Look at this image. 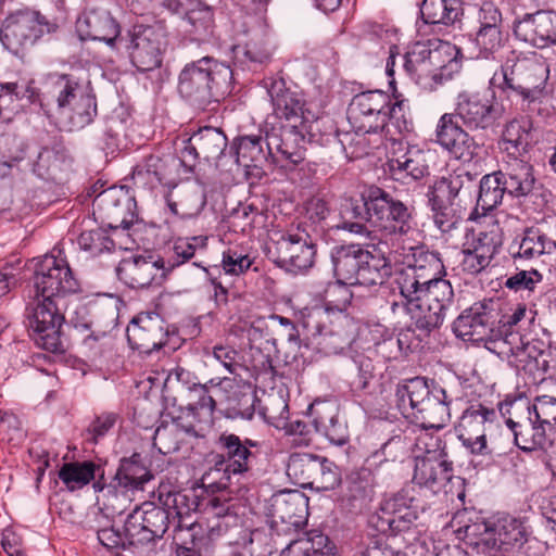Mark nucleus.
<instances>
[{
	"label": "nucleus",
	"instance_id": "obj_1",
	"mask_svg": "<svg viewBox=\"0 0 556 556\" xmlns=\"http://www.w3.org/2000/svg\"><path fill=\"white\" fill-rule=\"evenodd\" d=\"M413 213L414 207L377 186L365 188L359 200H345L340 210L342 222L371 220L380 231L379 242L392 248L415 232Z\"/></svg>",
	"mask_w": 556,
	"mask_h": 556
},
{
	"label": "nucleus",
	"instance_id": "obj_2",
	"mask_svg": "<svg viewBox=\"0 0 556 556\" xmlns=\"http://www.w3.org/2000/svg\"><path fill=\"white\" fill-rule=\"evenodd\" d=\"M232 70L216 59L204 56L187 63L178 76V92L191 105L205 110L231 92Z\"/></svg>",
	"mask_w": 556,
	"mask_h": 556
},
{
	"label": "nucleus",
	"instance_id": "obj_3",
	"mask_svg": "<svg viewBox=\"0 0 556 556\" xmlns=\"http://www.w3.org/2000/svg\"><path fill=\"white\" fill-rule=\"evenodd\" d=\"M475 176L467 170L441 177L430 187L427 197L435 226L442 232L456 228L463 211L473 204Z\"/></svg>",
	"mask_w": 556,
	"mask_h": 556
},
{
	"label": "nucleus",
	"instance_id": "obj_4",
	"mask_svg": "<svg viewBox=\"0 0 556 556\" xmlns=\"http://www.w3.org/2000/svg\"><path fill=\"white\" fill-rule=\"evenodd\" d=\"M374 255L362 244H346L331 250L333 274L339 283L349 286H381L392 275V265L379 248Z\"/></svg>",
	"mask_w": 556,
	"mask_h": 556
},
{
	"label": "nucleus",
	"instance_id": "obj_5",
	"mask_svg": "<svg viewBox=\"0 0 556 556\" xmlns=\"http://www.w3.org/2000/svg\"><path fill=\"white\" fill-rule=\"evenodd\" d=\"M206 245L207 237L204 236L178 238L174 241L172 255L166 261L142 256L126 258L117 266V276L132 288L149 287L163 278L166 271L191 260L198 251H204Z\"/></svg>",
	"mask_w": 556,
	"mask_h": 556
},
{
	"label": "nucleus",
	"instance_id": "obj_6",
	"mask_svg": "<svg viewBox=\"0 0 556 556\" xmlns=\"http://www.w3.org/2000/svg\"><path fill=\"white\" fill-rule=\"evenodd\" d=\"M404 296L403 307L409 314L415 329L429 334L439 328L454 304V290L446 279L435 280L417 290L416 294Z\"/></svg>",
	"mask_w": 556,
	"mask_h": 556
},
{
	"label": "nucleus",
	"instance_id": "obj_7",
	"mask_svg": "<svg viewBox=\"0 0 556 556\" xmlns=\"http://www.w3.org/2000/svg\"><path fill=\"white\" fill-rule=\"evenodd\" d=\"M478 553L485 556H506L519 549L528 541L529 532L525 523L513 517L495 521H480L465 528Z\"/></svg>",
	"mask_w": 556,
	"mask_h": 556
},
{
	"label": "nucleus",
	"instance_id": "obj_8",
	"mask_svg": "<svg viewBox=\"0 0 556 556\" xmlns=\"http://www.w3.org/2000/svg\"><path fill=\"white\" fill-rule=\"evenodd\" d=\"M547 73L548 68L536 61L522 59L511 64L506 62L501 70L503 80L498 87L507 97H520L527 110L533 111L545 87Z\"/></svg>",
	"mask_w": 556,
	"mask_h": 556
},
{
	"label": "nucleus",
	"instance_id": "obj_9",
	"mask_svg": "<svg viewBox=\"0 0 556 556\" xmlns=\"http://www.w3.org/2000/svg\"><path fill=\"white\" fill-rule=\"evenodd\" d=\"M269 258L291 274H303L314 265L316 245L306 227L300 223L295 230L282 233L268 247Z\"/></svg>",
	"mask_w": 556,
	"mask_h": 556
},
{
	"label": "nucleus",
	"instance_id": "obj_10",
	"mask_svg": "<svg viewBox=\"0 0 556 556\" xmlns=\"http://www.w3.org/2000/svg\"><path fill=\"white\" fill-rule=\"evenodd\" d=\"M58 25L35 11H17L10 14L0 29L2 45L12 53L18 54L42 37L55 31Z\"/></svg>",
	"mask_w": 556,
	"mask_h": 556
},
{
	"label": "nucleus",
	"instance_id": "obj_11",
	"mask_svg": "<svg viewBox=\"0 0 556 556\" xmlns=\"http://www.w3.org/2000/svg\"><path fill=\"white\" fill-rule=\"evenodd\" d=\"M311 130L308 124H292L281 121L268 124L264 129L265 144L273 151V165L287 167L298 165L304 160L305 136Z\"/></svg>",
	"mask_w": 556,
	"mask_h": 556
},
{
	"label": "nucleus",
	"instance_id": "obj_12",
	"mask_svg": "<svg viewBox=\"0 0 556 556\" xmlns=\"http://www.w3.org/2000/svg\"><path fill=\"white\" fill-rule=\"evenodd\" d=\"M163 45L164 34L160 27L136 24L119 38L116 49L126 50L139 72H149L161 66Z\"/></svg>",
	"mask_w": 556,
	"mask_h": 556
},
{
	"label": "nucleus",
	"instance_id": "obj_13",
	"mask_svg": "<svg viewBox=\"0 0 556 556\" xmlns=\"http://www.w3.org/2000/svg\"><path fill=\"white\" fill-rule=\"evenodd\" d=\"M498 304L494 300L473 303L464 309L453 323V331L464 341L484 342L485 348L493 346V340L501 337L496 329Z\"/></svg>",
	"mask_w": 556,
	"mask_h": 556
},
{
	"label": "nucleus",
	"instance_id": "obj_14",
	"mask_svg": "<svg viewBox=\"0 0 556 556\" xmlns=\"http://www.w3.org/2000/svg\"><path fill=\"white\" fill-rule=\"evenodd\" d=\"M451 46L441 40L414 43L403 56V71L416 84L435 79L438 71L451 62Z\"/></svg>",
	"mask_w": 556,
	"mask_h": 556
},
{
	"label": "nucleus",
	"instance_id": "obj_15",
	"mask_svg": "<svg viewBox=\"0 0 556 556\" xmlns=\"http://www.w3.org/2000/svg\"><path fill=\"white\" fill-rule=\"evenodd\" d=\"M34 288L36 298L61 300L63 295L78 292L80 283L65 258L49 254L36 265Z\"/></svg>",
	"mask_w": 556,
	"mask_h": 556
},
{
	"label": "nucleus",
	"instance_id": "obj_16",
	"mask_svg": "<svg viewBox=\"0 0 556 556\" xmlns=\"http://www.w3.org/2000/svg\"><path fill=\"white\" fill-rule=\"evenodd\" d=\"M410 250V258L396 278L402 298L412 296L418 289L445 276V267L438 252L426 250L425 247Z\"/></svg>",
	"mask_w": 556,
	"mask_h": 556
},
{
	"label": "nucleus",
	"instance_id": "obj_17",
	"mask_svg": "<svg viewBox=\"0 0 556 556\" xmlns=\"http://www.w3.org/2000/svg\"><path fill=\"white\" fill-rule=\"evenodd\" d=\"M172 511L163 505L144 502L137 506L125 520V535L129 545L148 544L162 539L170 521Z\"/></svg>",
	"mask_w": 556,
	"mask_h": 556
},
{
	"label": "nucleus",
	"instance_id": "obj_18",
	"mask_svg": "<svg viewBox=\"0 0 556 556\" xmlns=\"http://www.w3.org/2000/svg\"><path fill=\"white\" fill-rule=\"evenodd\" d=\"M90 86L89 80L73 73L50 74L46 81V91L41 97L37 94V99L31 101L39 102L43 115L51 122L79 96L87 92Z\"/></svg>",
	"mask_w": 556,
	"mask_h": 556
},
{
	"label": "nucleus",
	"instance_id": "obj_19",
	"mask_svg": "<svg viewBox=\"0 0 556 556\" xmlns=\"http://www.w3.org/2000/svg\"><path fill=\"white\" fill-rule=\"evenodd\" d=\"M59 301L49 298L38 299L28 316V327L34 332L37 345L52 353L65 351L61 334L64 316L60 312Z\"/></svg>",
	"mask_w": 556,
	"mask_h": 556
},
{
	"label": "nucleus",
	"instance_id": "obj_20",
	"mask_svg": "<svg viewBox=\"0 0 556 556\" xmlns=\"http://www.w3.org/2000/svg\"><path fill=\"white\" fill-rule=\"evenodd\" d=\"M333 463L309 453H293L287 464V475L295 484L317 489H334L340 479Z\"/></svg>",
	"mask_w": 556,
	"mask_h": 556
},
{
	"label": "nucleus",
	"instance_id": "obj_21",
	"mask_svg": "<svg viewBox=\"0 0 556 556\" xmlns=\"http://www.w3.org/2000/svg\"><path fill=\"white\" fill-rule=\"evenodd\" d=\"M508 340V343L497 344L496 355L517 370L529 374L534 381L543 380L549 369V351L525 343L520 333L509 334Z\"/></svg>",
	"mask_w": 556,
	"mask_h": 556
},
{
	"label": "nucleus",
	"instance_id": "obj_22",
	"mask_svg": "<svg viewBox=\"0 0 556 556\" xmlns=\"http://www.w3.org/2000/svg\"><path fill=\"white\" fill-rule=\"evenodd\" d=\"M390 96L380 90H369L353 97L348 108V118L357 131L374 132L387 128L386 108Z\"/></svg>",
	"mask_w": 556,
	"mask_h": 556
},
{
	"label": "nucleus",
	"instance_id": "obj_23",
	"mask_svg": "<svg viewBox=\"0 0 556 556\" xmlns=\"http://www.w3.org/2000/svg\"><path fill=\"white\" fill-rule=\"evenodd\" d=\"M413 479L434 493L443 491L445 494L452 491L450 485L463 483L460 477L453 475V463L444 448L428 450L422 457L417 458Z\"/></svg>",
	"mask_w": 556,
	"mask_h": 556
},
{
	"label": "nucleus",
	"instance_id": "obj_24",
	"mask_svg": "<svg viewBox=\"0 0 556 556\" xmlns=\"http://www.w3.org/2000/svg\"><path fill=\"white\" fill-rule=\"evenodd\" d=\"M216 444L219 453L214 456L215 471L223 472L227 480L230 473L241 475L249 471L254 458L252 448L260 446L257 441L242 440L239 435L229 432H223Z\"/></svg>",
	"mask_w": 556,
	"mask_h": 556
},
{
	"label": "nucleus",
	"instance_id": "obj_25",
	"mask_svg": "<svg viewBox=\"0 0 556 556\" xmlns=\"http://www.w3.org/2000/svg\"><path fill=\"white\" fill-rule=\"evenodd\" d=\"M468 130H486L492 128L503 116V108L494 98L488 99L479 93L460 92L453 112Z\"/></svg>",
	"mask_w": 556,
	"mask_h": 556
},
{
	"label": "nucleus",
	"instance_id": "obj_26",
	"mask_svg": "<svg viewBox=\"0 0 556 556\" xmlns=\"http://www.w3.org/2000/svg\"><path fill=\"white\" fill-rule=\"evenodd\" d=\"M460 124L454 113H444L435 126L434 141L453 157L470 162L478 155L480 146Z\"/></svg>",
	"mask_w": 556,
	"mask_h": 556
},
{
	"label": "nucleus",
	"instance_id": "obj_27",
	"mask_svg": "<svg viewBox=\"0 0 556 556\" xmlns=\"http://www.w3.org/2000/svg\"><path fill=\"white\" fill-rule=\"evenodd\" d=\"M136 201L123 187L102 191L93 201V208L112 229H128L136 220Z\"/></svg>",
	"mask_w": 556,
	"mask_h": 556
},
{
	"label": "nucleus",
	"instance_id": "obj_28",
	"mask_svg": "<svg viewBox=\"0 0 556 556\" xmlns=\"http://www.w3.org/2000/svg\"><path fill=\"white\" fill-rule=\"evenodd\" d=\"M497 414L495 409L482 404L470 405L462 415L456 428L457 437L463 445L472 454H488L485 432L490 428Z\"/></svg>",
	"mask_w": 556,
	"mask_h": 556
},
{
	"label": "nucleus",
	"instance_id": "obj_29",
	"mask_svg": "<svg viewBox=\"0 0 556 556\" xmlns=\"http://www.w3.org/2000/svg\"><path fill=\"white\" fill-rule=\"evenodd\" d=\"M126 333L134 350L151 354L166 343L168 331L161 315L155 312H141L131 319Z\"/></svg>",
	"mask_w": 556,
	"mask_h": 556
},
{
	"label": "nucleus",
	"instance_id": "obj_30",
	"mask_svg": "<svg viewBox=\"0 0 556 556\" xmlns=\"http://www.w3.org/2000/svg\"><path fill=\"white\" fill-rule=\"evenodd\" d=\"M276 117L286 123L309 124L314 118L311 111L306 110L303 94L287 84L283 78L271 80L267 88Z\"/></svg>",
	"mask_w": 556,
	"mask_h": 556
},
{
	"label": "nucleus",
	"instance_id": "obj_31",
	"mask_svg": "<svg viewBox=\"0 0 556 556\" xmlns=\"http://www.w3.org/2000/svg\"><path fill=\"white\" fill-rule=\"evenodd\" d=\"M513 31L518 40L539 49L556 45V12L525 14L514 22Z\"/></svg>",
	"mask_w": 556,
	"mask_h": 556
},
{
	"label": "nucleus",
	"instance_id": "obj_32",
	"mask_svg": "<svg viewBox=\"0 0 556 556\" xmlns=\"http://www.w3.org/2000/svg\"><path fill=\"white\" fill-rule=\"evenodd\" d=\"M177 168L178 164L175 157L150 154L134 167L131 178L134 185L139 188L154 189L159 185L174 186L177 179Z\"/></svg>",
	"mask_w": 556,
	"mask_h": 556
},
{
	"label": "nucleus",
	"instance_id": "obj_33",
	"mask_svg": "<svg viewBox=\"0 0 556 556\" xmlns=\"http://www.w3.org/2000/svg\"><path fill=\"white\" fill-rule=\"evenodd\" d=\"M76 29L83 40L104 41L115 49L123 36L119 31V25L110 12L102 9L84 11L76 21Z\"/></svg>",
	"mask_w": 556,
	"mask_h": 556
},
{
	"label": "nucleus",
	"instance_id": "obj_34",
	"mask_svg": "<svg viewBox=\"0 0 556 556\" xmlns=\"http://www.w3.org/2000/svg\"><path fill=\"white\" fill-rule=\"evenodd\" d=\"M509 255L518 269L542 255L556 253V241L538 228H527L509 245Z\"/></svg>",
	"mask_w": 556,
	"mask_h": 556
},
{
	"label": "nucleus",
	"instance_id": "obj_35",
	"mask_svg": "<svg viewBox=\"0 0 556 556\" xmlns=\"http://www.w3.org/2000/svg\"><path fill=\"white\" fill-rule=\"evenodd\" d=\"M97 99L92 87L83 96L73 101L62 114L55 116L50 123L61 130L73 131L81 129L92 123L97 116Z\"/></svg>",
	"mask_w": 556,
	"mask_h": 556
},
{
	"label": "nucleus",
	"instance_id": "obj_36",
	"mask_svg": "<svg viewBox=\"0 0 556 556\" xmlns=\"http://www.w3.org/2000/svg\"><path fill=\"white\" fill-rule=\"evenodd\" d=\"M452 397L447 391L433 386L432 395L414 410L413 418L425 429H442L451 418L450 405Z\"/></svg>",
	"mask_w": 556,
	"mask_h": 556
},
{
	"label": "nucleus",
	"instance_id": "obj_37",
	"mask_svg": "<svg viewBox=\"0 0 556 556\" xmlns=\"http://www.w3.org/2000/svg\"><path fill=\"white\" fill-rule=\"evenodd\" d=\"M471 33L467 37V50L475 59H494L504 47L503 25L470 24Z\"/></svg>",
	"mask_w": 556,
	"mask_h": 556
},
{
	"label": "nucleus",
	"instance_id": "obj_38",
	"mask_svg": "<svg viewBox=\"0 0 556 556\" xmlns=\"http://www.w3.org/2000/svg\"><path fill=\"white\" fill-rule=\"evenodd\" d=\"M236 162L245 168H264L273 165V151L265 144V135L241 136L233 141Z\"/></svg>",
	"mask_w": 556,
	"mask_h": 556
},
{
	"label": "nucleus",
	"instance_id": "obj_39",
	"mask_svg": "<svg viewBox=\"0 0 556 556\" xmlns=\"http://www.w3.org/2000/svg\"><path fill=\"white\" fill-rule=\"evenodd\" d=\"M308 498L300 491H287L275 495L271 503L274 522L300 528L307 515Z\"/></svg>",
	"mask_w": 556,
	"mask_h": 556
},
{
	"label": "nucleus",
	"instance_id": "obj_40",
	"mask_svg": "<svg viewBox=\"0 0 556 556\" xmlns=\"http://www.w3.org/2000/svg\"><path fill=\"white\" fill-rule=\"evenodd\" d=\"M185 31L192 40L208 41L215 29L212 7L202 0H187L184 14Z\"/></svg>",
	"mask_w": 556,
	"mask_h": 556
},
{
	"label": "nucleus",
	"instance_id": "obj_41",
	"mask_svg": "<svg viewBox=\"0 0 556 556\" xmlns=\"http://www.w3.org/2000/svg\"><path fill=\"white\" fill-rule=\"evenodd\" d=\"M501 176L502 169L486 174L481 178L478 191L476 190L473 194L476 205L472 207L468 219L476 220L479 217L485 216L502 203L506 191Z\"/></svg>",
	"mask_w": 556,
	"mask_h": 556
},
{
	"label": "nucleus",
	"instance_id": "obj_42",
	"mask_svg": "<svg viewBox=\"0 0 556 556\" xmlns=\"http://www.w3.org/2000/svg\"><path fill=\"white\" fill-rule=\"evenodd\" d=\"M166 203L174 215L182 219L195 218L206 205V193L199 186L182 187L169 192Z\"/></svg>",
	"mask_w": 556,
	"mask_h": 556
},
{
	"label": "nucleus",
	"instance_id": "obj_43",
	"mask_svg": "<svg viewBox=\"0 0 556 556\" xmlns=\"http://www.w3.org/2000/svg\"><path fill=\"white\" fill-rule=\"evenodd\" d=\"M159 498L162 505L172 511L170 521L175 531L191 529L194 525V521L191 519V513L199 505L193 494H187L181 491L161 492Z\"/></svg>",
	"mask_w": 556,
	"mask_h": 556
},
{
	"label": "nucleus",
	"instance_id": "obj_44",
	"mask_svg": "<svg viewBox=\"0 0 556 556\" xmlns=\"http://www.w3.org/2000/svg\"><path fill=\"white\" fill-rule=\"evenodd\" d=\"M501 180L506 193L520 198L530 194L534 188L535 177L533 167L519 159H514L505 170H502Z\"/></svg>",
	"mask_w": 556,
	"mask_h": 556
},
{
	"label": "nucleus",
	"instance_id": "obj_45",
	"mask_svg": "<svg viewBox=\"0 0 556 556\" xmlns=\"http://www.w3.org/2000/svg\"><path fill=\"white\" fill-rule=\"evenodd\" d=\"M515 444L522 451L530 452L536 448H543L547 442L546 430L534 422L532 414L523 421H515L511 418L506 419Z\"/></svg>",
	"mask_w": 556,
	"mask_h": 556
},
{
	"label": "nucleus",
	"instance_id": "obj_46",
	"mask_svg": "<svg viewBox=\"0 0 556 556\" xmlns=\"http://www.w3.org/2000/svg\"><path fill=\"white\" fill-rule=\"evenodd\" d=\"M392 175H403L419 180L429 175L427 153L416 147H409L405 153L393 156L388 162Z\"/></svg>",
	"mask_w": 556,
	"mask_h": 556
},
{
	"label": "nucleus",
	"instance_id": "obj_47",
	"mask_svg": "<svg viewBox=\"0 0 556 556\" xmlns=\"http://www.w3.org/2000/svg\"><path fill=\"white\" fill-rule=\"evenodd\" d=\"M381 510L391 514L400 528L405 531L417 520L420 506L413 496H409L408 492L401 491L383 500Z\"/></svg>",
	"mask_w": 556,
	"mask_h": 556
},
{
	"label": "nucleus",
	"instance_id": "obj_48",
	"mask_svg": "<svg viewBox=\"0 0 556 556\" xmlns=\"http://www.w3.org/2000/svg\"><path fill=\"white\" fill-rule=\"evenodd\" d=\"M426 24L453 25L463 14L460 0H424L420 7Z\"/></svg>",
	"mask_w": 556,
	"mask_h": 556
},
{
	"label": "nucleus",
	"instance_id": "obj_49",
	"mask_svg": "<svg viewBox=\"0 0 556 556\" xmlns=\"http://www.w3.org/2000/svg\"><path fill=\"white\" fill-rule=\"evenodd\" d=\"M334 410V407L329 405L313 406V425L316 431L325 435L331 443L343 445L348 441L346 428L339 421Z\"/></svg>",
	"mask_w": 556,
	"mask_h": 556
},
{
	"label": "nucleus",
	"instance_id": "obj_50",
	"mask_svg": "<svg viewBox=\"0 0 556 556\" xmlns=\"http://www.w3.org/2000/svg\"><path fill=\"white\" fill-rule=\"evenodd\" d=\"M374 476L370 469L362 468L351 472L345 480V497L352 507H362L374 495Z\"/></svg>",
	"mask_w": 556,
	"mask_h": 556
},
{
	"label": "nucleus",
	"instance_id": "obj_51",
	"mask_svg": "<svg viewBox=\"0 0 556 556\" xmlns=\"http://www.w3.org/2000/svg\"><path fill=\"white\" fill-rule=\"evenodd\" d=\"M530 123L523 119L508 122L503 130L500 148L514 159L522 155L529 146Z\"/></svg>",
	"mask_w": 556,
	"mask_h": 556
},
{
	"label": "nucleus",
	"instance_id": "obj_52",
	"mask_svg": "<svg viewBox=\"0 0 556 556\" xmlns=\"http://www.w3.org/2000/svg\"><path fill=\"white\" fill-rule=\"evenodd\" d=\"M193 143L202 159L217 161L227 148V137L218 128L204 127L193 134Z\"/></svg>",
	"mask_w": 556,
	"mask_h": 556
},
{
	"label": "nucleus",
	"instance_id": "obj_53",
	"mask_svg": "<svg viewBox=\"0 0 556 556\" xmlns=\"http://www.w3.org/2000/svg\"><path fill=\"white\" fill-rule=\"evenodd\" d=\"M151 479L150 471L141 463V456L134 454L130 458L121 460L115 475L118 485L131 489H141Z\"/></svg>",
	"mask_w": 556,
	"mask_h": 556
},
{
	"label": "nucleus",
	"instance_id": "obj_54",
	"mask_svg": "<svg viewBox=\"0 0 556 556\" xmlns=\"http://www.w3.org/2000/svg\"><path fill=\"white\" fill-rule=\"evenodd\" d=\"M188 400L189 402L186 406L188 417L191 416L192 419H197L201 417L202 414L206 419L212 420L216 402L210 394L205 384L193 382L192 386L189 387Z\"/></svg>",
	"mask_w": 556,
	"mask_h": 556
},
{
	"label": "nucleus",
	"instance_id": "obj_55",
	"mask_svg": "<svg viewBox=\"0 0 556 556\" xmlns=\"http://www.w3.org/2000/svg\"><path fill=\"white\" fill-rule=\"evenodd\" d=\"M96 468L92 462L65 463L59 470V478L70 491H75L94 478Z\"/></svg>",
	"mask_w": 556,
	"mask_h": 556
},
{
	"label": "nucleus",
	"instance_id": "obj_56",
	"mask_svg": "<svg viewBox=\"0 0 556 556\" xmlns=\"http://www.w3.org/2000/svg\"><path fill=\"white\" fill-rule=\"evenodd\" d=\"M235 59L242 64L263 65L270 61L271 50L264 39H251L233 49Z\"/></svg>",
	"mask_w": 556,
	"mask_h": 556
},
{
	"label": "nucleus",
	"instance_id": "obj_57",
	"mask_svg": "<svg viewBox=\"0 0 556 556\" xmlns=\"http://www.w3.org/2000/svg\"><path fill=\"white\" fill-rule=\"evenodd\" d=\"M388 126L380 132L386 136L403 134L413 129V122L408 115V105L404 100H397L386 108Z\"/></svg>",
	"mask_w": 556,
	"mask_h": 556
},
{
	"label": "nucleus",
	"instance_id": "obj_58",
	"mask_svg": "<svg viewBox=\"0 0 556 556\" xmlns=\"http://www.w3.org/2000/svg\"><path fill=\"white\" fill-rule=\"evenodd\" d=\"M464 245L492 261L502 245L500 229L493 226L490 230H480Z\"/></svg>",
	"mask_w": 556,
	"mask_h": 556
},
{
	"label": "nucleus",
	"instance_id": "obj_59",
	"mask_svg": "<svg viewBox=\"0 0 556 556\" xmlns=\"http://www.w3.org/2000/svg\"><path fill=\"white\" fill-rule=\"evenodd\" d=\"M66 157L67 149L65 146L61 141H54L51 146L43 147L40 150L34 164V172L39 176L48 175L52 168L58 167Z\"/></svg>",
	"mask_w": 556,
	"mask_h": 556
},
{
	"label": "nucleus",
	"instance_id": "obj_60",
	"mask_svg": "<svg viewBox=\"0 0 556 556\" xmlns=\"http://www.w3.org/2000/svg\"><path fill=\"white\" fill-rule=\"evenodd\" d=\"M526 316V307L517 306L510 313L501 314L498 312V318L496 323V329L500 330L501 337L493 340V346H488V350L496 354V348L498 343H508L509 334L519 333L515 328L519 321Z\"/></svg>",
	"mask_w": 556,
	"mask_h": 556
},
{
	"label": "nucleus",
	"instance_id": "obj_61",
	"mask_svg": "<svg viewBox=\"0 0 556 556\" xmlns=\"http://www.w3.org/2000/svg\"><path fill=\"white\" fill-rule=\"evenodd\" d=\"M77 241L83 250L94 256L104 251H111L115 245L106 231L101 228L83 231Z\"/></svg>",
	"mask_w": 556,
	"mask_h": 556
},
{
	"label": "nucleus",
	"instance_id": "obj_62",
	"mask_svg": "<svg viewBox=\"0 0 556 556\" xmlns=\"http://www.w3.org/2000/svg\"><path fill=\"white\" fill-rule=\"evenodd\" d=\"M528 414H532L534 422L542 425L545 430L552 428L556 424V399L538 396L532 406H528Z\"/></svg>",
	"mask_w": 556,
	"mask_h": 556
},
{
	"label": "nucleus",
	"instance_id": "obj_63",
	"mask_svg": "<svg viewBox=\"0 0 556 556\" xmlns=\"http://www.w3.org/2000/svg\"><path fill=\"white\" fill-rule=\"evenodd\" d=\"M330 312L321 306L305 308L302 313V325L312 336H324L331 333L328 329Z\"/></svg>",
	"mask_w": 556,
	"mask_h": 556
},
{
	"label": "nucleus",
	"instance_id": "obj_64",
	"mask_svg": "<svg viewBox=\"0 0 556 556\" xmlns=\"http://www.w3.org/2000/svg\"><path fill=\"white\" fill-rule=\"evenodd\" d=\"M406 454V444L402 437L395 435L389 439L382 446L375 451L368 462L372 465L382 464L384 462H396L402 459Z\"/></svg>",
	"mask_w": 556,
	"mask_h": 556
}]
</instances>
